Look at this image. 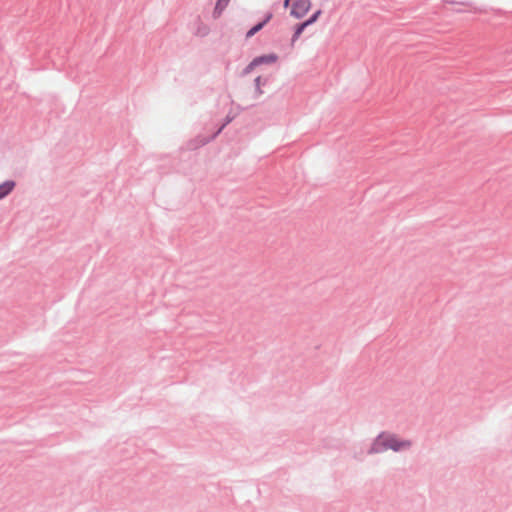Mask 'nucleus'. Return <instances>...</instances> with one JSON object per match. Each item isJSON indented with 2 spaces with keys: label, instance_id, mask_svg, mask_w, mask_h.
<instances>
[{
  "label": "nucleus",
  "instance_id": "obj_2",
  "mask_svg": "<svg viewBox=\"0 0 512 512\" xmlns=\"http://www.w3.org/2000/svg\"><path fill=\"white\" fill-rule=\"evenodd\" d=\"M310 7V0H295L292 4L290 15L296 19H301L307 14Z\"/></svg>",
  "mask_w": 512,
  "mask_h": 512
},
{
  "label": "nucleus",
  "instance_id": "obj_3",
  "mask_svg": "<svg viewBox=\"0 0 512 512\" xmlns=\"http://www.w3.org/2000/svg\"><path fill=\"white\" fill-rule=\"evenodd\" d=\"M223 130V126H220L216 132H214L211 136H197L195 137L194 139L190 140L187 144V147L189 150H195V149H198L206 144H208L209 142L213 141L220 133L221 131Z\"/></svg>",
  "mask_w": 512,
  "mask_h": 512
},
{
  "label": "nucleus",
  "instance_id": "obj_7",
  "mask_svg": "<svg viewBox=\"0 0 512 512\" xmlns=\"http://www.w3.org/2000/svg\"><path fill=\"white\" fill-rule=\"evenodd\" d=\"M268 82L267 78H263L262 76H257L254 79V85H255V97L258 98L263 94V91L261 89L262 85H266Z\"/></svg>",
  "mask_w": 512,
  "mask_h": 512
},
{
  "label": "nucleus",
  "instance_id": "obj_15",
  "mask_svg": "<svg viewBox=\"0 0 512 512\" xmlns=\"http://www.w3.org/2000/svg\"><path fill=\"white\" fill-rule=\"evenodd\" d=\"M290 1L291 0H284V3H283L284 7H288V5L290 4Z\"/></svg>",
  "mask_w": 512,
  "mask_h": 512
},
{
  "label": "nucleus",
  "instance_id": "obj_1",
  "mask_svg": "<svg viewBox=\"0 0 512 512\" xmlns=\"http://www.w3.org/2000/svg\"><path fill=\"white\" fill-rule=\"evenodd\" d=\"M412 444L411 440L401 439L395 433L381 431L375 438H373L370 447L367 450V454H382L388 450L401 452L409 450L412 447Z\"/></svg>",
  "mask_w": 512,
  "mask_h": 512
},
{
  "label": "nucleus",
  "instance_id": "obj_4",
  "mask_svg": "<svg viewBox=\"0 0 512 512\" xmlns=\"http://www.w3.org/2000/svg\"><path fill=\"white\" fill-rule=\"evenodd\" d=\"M16 186L14 180H6L0 184V200L8 196Z\"/></svg>",
  "mask_w": 512,
  "mask_h": 512
},
{
  "label": "nucleus",
  "instance_id": "obj_9",
  "mask_svg": "<svg viewBox=\"0 0 512 512\" xmlns=\"http://www.w3.org/2000/svg\"><path fill=\"white\" fill-rule=\"evenodd\" d=\"M321 13H322V11H321V10H317V11H315V12H314V13H313V14H312L308 19H306L305 21H303V22H304V24H305L307 27H308V26H310V25H312V24H314V23L318 20V18H319V16L321 15Z\"/></svg>",
  "mask_w": 512,
  "mask_h": 512
},
{
  "label": "nucleus",
  "instance_id": "obj_8",
  "mask_svg": "<svg viewBox=\"0 0 512 512\" xmlns=\"http://www.w3.org/2000/svg\"><path fill=\"white\" fill-rule=\"evenodd\" d=\"M259 65L257 64L255 58L242 70L241 76H247L250 74L256 67Z\"/></svg>",
  "mask_w": 512,
  "mask_h": 512
},
{
  "label": "nucleus",
  "instance_id": "obj_13",
  "mask_svg": "<svg viewBox=\"0 0 512 512\" xmlns=\"http://www.w3.org/2000/svg\"><path fill=\"white\" fill-rule=\"evenodd\" d=\"M299 37H300L299 34H296L295 32L293 33L292 38H291L292 45L295 43L296 40L299 39Z\"/></svg>",
  "mask_w": 512,
  "mask_h": 512
},
{
  "label": "nucleus",
  "instance_id": "obj_11",
  "mask_svg": "<svg viewBox=\"0 0 512 512\" xmlns=\"http://www.w3.org/2000/svg\"><path fill=\"white\" fill-rule=\"evenodd\" d=\"M307 28V26L304 24V22H301V23H298L295 28H294V32L296 34H299L301 36V34L303 33V31Z\"/></svg>",
  "mask_w": 512,
  "mask_h": 512
},
{
  "label": "nucleus",
  "instance_id": "obj_10",
  "mask_svg": "<svg viewBox=\"0 0 512 512\" xmlns=\"http://www.w3.org/2000/svg\"><path fill=\"white\" fill-rule=\"evenodd\" d=\"M263 24L261 22H258L257 24H255L253 27H251L247 33H246V38H250L252 36H254L256 33H258L262 28H263Z\"/></svg>",
  "mask_w": 512,
  "mask_h": 512
},
{
  "label": "nucleus",
  "instance_id": "obj_5",
  "mask_svg": "<svg viewBox=\"0 0 512 512\" xmlns=\"http://www.w3.org/2000/svg\"><path fill=\"white\" fill-rule=\"evenodd\" d=\"M255 60L259 66L266 65V64H273L278 60V55L275 53L263 54V55L255 57Z\"/></svg>",
  "mask_w": 512,
  "mask_h": 512
},
{
  "label": "nucleus",
  "instance_id": "obj_14",
  "mask_svg": "<svg viewBox=\"0 0 512 512\" xmlns=\"http://www.w3.org/2000/svg\"><path fill=\"white\" fill-rule=\"evenodd\" d=\"M232 121V118L227 116L224 123L221 125L223 128Z\"/></svg>",
  "mask_w": 512,
  "mask_h": 512
},
{
  "label": "nucleus",
  "instance_id": "obj_6",
  "mask_svg": "<svg viewBox=\"0 0 512 512\" xmlns=\"http://www.w3.org/2000/svg\"><path fill=\"white\" fill-rule=\"evenodd\" d=\"M229 2L230 0H217L214 10L212 12V17L214 19H218L222 15L224 10L227 8Z\"/></svg>",
  "mask_w": 512,
  "mask_h": 512
},
{
  "label": "nucleus",
  "instance_id": "obj_12",
  "mask_svg": "<svg viewBox=\"0 0 512 512\" xmlns=\"http://www.w3.org/2000/svg\"><path fill=\"white\" fill-rule=\"evenodd\" d=\"M272 17H273V14L271 12H268V13H266L264 19L260 22L263 24V26H265L272 19Z\"/></svg>",
  "mask_w": 512,
  "mask_h": 512
}]
</instances>
